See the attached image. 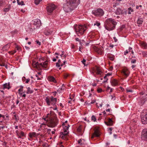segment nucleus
Segmentation results:
<instances>
[{
  "label": "nucleus",
  "instance_id": "f257e3e1",
  "mask_svg": "<svg viewBox=\"0 0 147 147\" xmlns=\"http://www.w3.org/2000/svg\"><path fill=\"white\" fill-rule=\"evenodd\" d=\"M80 0H68L63 5V9L66 12L71 11L77 6Z\"/></svg>",
  "mask_w": 147,
  "mask_h": 147
},
{
  "label": "nucleus",
  "instance_id": "f03ea898",
  "mask_svg": "<svg viewBox=\"0 0 147 147\" xmlns=\"http://www.w3.org/2000/svg\"><path fill=\"white\" fill-rule=\"evenodd\" d=\"M117 24L115 20L111 18L107 19L105 21V27L106 30L108 31L113 30Z\"/></svg>",
  "mask_w": 147,
  "mask_h": 147
},
{
  "label": "nucleus",
  "instance_id": "7ed1b4c3",
  "mask_svg": "<svg viewBox=\"0 0 147 147\" xmlns=\"http://www.w3.org/2000/svg\"><path fill=\"white\" fill-rule=\"evenodd\" d=\"M74 28L77 34L79 35V34H82L87 29L88 27L85 25H75Z\"/></svg>",
  "mask_w": 147,
  "mask_h": 147
},
{
  "label": "nucleus",
  "instance_id": "20e7f679",
  "mask_svg": "<svg viewBox=\"0 0 147 147\" xmlns=\"http://www.w3.org/2000/svg\"><path fill=\"white\" fill-rule=\"evenodd\" d=\"M45 100L48 106L51 105L54 106L55 105L57 101V99L53 96H51L49 97H46Z\"/></svg>",
  "mask_w": 147,
  "mask_h": 147
},
{
  "label": "nucleus",
  "instance_id": "39448f33",
  "mask_svg": "<svg viewBox=\"0 0 147 147\" xmlns=\"http://www.w3.org/2000/svg\"><path fill=\"white\" fill-rule=\"evenodd\" d=\"M140 94H141L140 96V100L138 102L139 105L142 106L144 103L145 101L147 100V94H144L143 92L140 93Z\"/></svg>",
  "mask_w": 147,
  "mask_h": 147
},
{
  "label": "nucleus",
  "instance_id": "423d86ee",
  "mask_svg": "<svg viewBox=\"0 0 147 147\" xmlns=\"http://www.w3.org/2000/svg\"><path fill=\"white\" fill-rule=\"evenodd\" d=\"M58 123V120L56 118H52L50 119L48 122L47 125L49 127H54L57 126Z\"/></svg>",
  "mask_w": 147,
  "mask_h": 147
},
{
  "label": "nucleus",
  "instance_id": "0eeeda50",
  "mask_svg": "<svg viewBox=\"0 0 147 147\" xmlns=\"http://www.w3.org/2000/svg\"><path fill=\"white\" fill-rule=\"evenodd\" d=\"M92 14L96 16H102L104 14L103 10L101 9H98L96 10H93L92 12Z\"/></svg>",
  "mask_w": 147,
  "mask_h": 147
},
{
  "label": "nucleus",
  "instance_id": "6e6552de",
  "mask_svg": "<svg viewBox=\"0 0 147 147\" xmlns=\"http://www.w3.org/2000/svg\"><path fill=\"white\" fill-rule=\"evenodd\" d=\"M69 126V125H67V126H65V130L63 132H62L61 133L60 137L62 139H66V136L68 134V132L67 130H68Z\"/></svg>",
  "mask_w": 147,
  "mask_h": 147
},
{
  "label": "nucleus",
  "instance_id": "1a4fd4ad",
  "mask_svg": "<svg viewBox=\"0 0 147 147\" xmlns=\"http://www.w3.org/2000/svg\"><path fill=\"white\" fill-rule=\"evenodd\" d=\"M115 13L117 15H126L127 13V11L125 9H122L120 8H118L115 11Z\"/></svg>",
  "mask_w": 147,
  "mask_h": 147
},
{
  "label": "nucleus",
  "instance_id": "9d476101",
  "mask_svg": "<svg viewBox=\"0 0 147 147\" xmlns=\"http://www.w3.org/2000/svg\"><path fill=\"white\" fill-rule=\"evenodd\" d=\"M141 138L142 140L147 141V128L144 129L142 131Z\"/></svg>",
  "mask_w": 147,
  "mask_h": 147
},
{
  "label": "nucleus",
  "instance_id": "9b49d317",
  "mask_svg": "<svg viewBox=\"0 0 147 147\" xmlns=\"http://www.w3.org/2000/svg\"><path fill=\"white\" fill-rule=\"evenodd\" d=\"M56 8L55 5L53 4H50L47 7V11L50 13H52Z\"/></svg>",
  "mask_w": 147,
  "mask_h": 147
},
{
  "label": "nucleus",
  "instance_id": "f8f14e48",
  "mask_svg": "<svg viewBox=\"0 0 147 147\" xmlns=\"http://www.w3.org/2000/svg\"><path fill=\"white\" fill-rule=\"evenodd\" d=\"M121 73L125 78H126L129 75L130 72L127 69L124 68L122 69Z\"/></svg>",
  "mask_w": 147,
  "mask_h": 147
},
{
  "label": "nucleus",
  "instance_id": "ddd939ff",
  "mask_svg": "<svg viewBox=\"0 0 147 147\" xmlns=\"http://www.w3.org/2000/svg\"><path fill=\"white\" fill-rule=\"evenodd\" d=\"M48 62V61H46L40 63H39L38 62H37L35 64V67H37L38 66L40 65L43 68H46L47 66Z\"/></svg>",
  "mask_w": 147,
  "mask_h": 147
},
{
  "label": "nucleus",
  "instance_id": "4468645a",
  "mask_svg": "<svg viewBox=\"0 0 147 147\" xmlns=\"http://www.w3.org/2000/svg\"><path fill=\"white\" fill-rule=\"evenodd\" d=\"M141 121L143 124H147V113L144 115H141Z\"/></svg>",
  "mask_w": 147,
  "mask_h": 147
},
{
  "label": "nucleus",
  "instance_id": "2eb2a0df",
  "mask_svg": "<svg viewBox=\"0 0 147 147\" xmlns=\"http://www.w3.org/2000/svg\"><path fill=\"white\" fill-rule=\"evenodd\" d=\"M33 24L34 25L36 26V27H39L41 25L40 20L39 19H35L33 21Z\"/></svg>",
  "mask_w": 147,
  "mask_h": 147
},
{
  "label": "nucleus",
  "instance_id": "dca6fc26",
  "mask_svg": "<svg viewBox=\"0 0 147 147\" xmlns=\"http://www.w3.org/2000/svg\"><path fill=\"white\" fill-rule=\"evenodd\" d=\"M93 71H94L93 73L95 72L96 74L100 75H101L102 73L99 67H96V68L93 70Z\"/></svg>",
  "mask_w": 147,
  "mask_h": 147
},
{
  "label": "nucleus",
  "instance_id": "f3484780",
  "mask_svg": "<svg viewBox=\"0 0 147 147\" xmlns=\"http://www.w3.org/2000/svg\"><path fill=\"white\" fill-rule=\"evenodd\" d=\"M100 134L99 131L98 130H96L94 131L93 135L92 136V138H93L94 137H98L100 136Z\"/></svg>",
  "mask_w": 147,
  "mask_h": 147
},
{
  "label": "nucleus",
  "instance_id": "a211bd4d",
  "mask_svg": "<svg viewBox=\"0 0 147 147\" xmlns=\"http://www.w3.org/2000/svg\"><path fill=\"white\" fill-rule=\"evenodd\" d=\"M105 124L107 125L111 126L113 125V121L112 119L109 118L108 121H105Z\"/></svg>",
  "mask_w": 147,
  "mask_h": 147
},
{
  "label": "nucleus",
  "instance_id": "6ab92c4d",
  "mask_svg": "<svg viewBox=\"0 0 147 147\" xmlns=\"http://www.w3.org/2000/svg\"><path fill=\"white\" fill-rule=\"evenodd\" d=\"M2 88L3 89H9L10 88V83H9L8 84H5L3 85Z\"/></svg>",
  "mask_w": 147,
  "mask_h": 147
},
{
  "label": "nucleus",
  "instance_id": "aec40b11",
  "mask_svg": "<svg viewBox=\"0 0 147 147\" xmlns=\"http://www.w3.org/2000/svg\"><path fill=\"white\" fill-rule=\"evenodd\" d=\"M140 45L144 49H147V43L144 42H141L140 43Z\"/></svg>",
  "mask_w": 147,
  "mask_h": 147
},
{
  "label": "nucleus",
  "instance_id": "412c9836",
  "mask_svg": "<svg viewBox=\"0 0 147 147\" xmlns=\"http://www.w3.org/2000/svg\"><path fill=\"white\" fill-rule=\"evenodd\" d=\"M111 82L112 85L113 86H116L118 84L117 80L114 79L112 80Z\"/></svg>",
  "mask_w": 147,
  "mask_h": 147
},
{
  "label": "nucleus",
  "instance_id": "4be33fe9",
  "mask_svg": "<svg viewBox=\"0 0 147 147\" xmlns=\"http://www.w3.org/2000/svg\"><path fill=\"white\" fill-rule=\"evenodd\" d=\"M143 22V19L142 18H138L137 21V23L138 24V26H140L142 24Z\"/></svg>",
  "mask_w": 147,
  "mask_h": 147
},
{
  "label": "nucleus",
  "instance_id": "5701e85b",
  "mask_svg": "<svg viewBox=\"0 0 147 147\" xmlns=\"http://www.w3.org/2000/svg\"><path fill=\"white\" fill-rule=\"evenodd\" d=\"M48 80L50 82H53L54 83H56V81L55 78L53 76H49L48 78Z\"/></svg>",
  "mask_w": 147,
  "mask_h": 147
},
{
  "label": "nucleus",
  "instance_id": "b1692460",
  "mask_svg": "<svg viewBox=\"0 0 147 147\" xmlns=\"http://www.w3.org/2000/svg\"><path fill=\"white\" fill-rule=\"evenodd\" d=\"M10 46V45L9 44H7L2 48V49L3 50V51H6L9 48Z\"/></svg>",
  "mask_w": 147,
  "mask_h": 147
},
{
  "label": "nucleus",
  "instance_id": "393cba45",
  "mask_svg": "<svg viewBox=\"0 0 147 147\" xmlns=\"http://www.w3.org/2000/svg\"><path fill=\"white\" fill-rule=\"evenodd\" d=\"M36 136V133L35 132H30L29 133V136L30 138L35 137Z\"/></svg>",
  "mask_w": 147,
  "mask_h": 147
},
{
  "label": "nucleus",
  "instance_id": "a878e982",
  "mask_svg": "<svg viewBox=\"0 0 147 147\" xmlns=\"http://www.w3.org/2000/svg\"><path fill=\"white\" fill-rule=\"evenodd\" d=\"M27 91L26 93L27 94H32L33 93V91L32 90H31L30 87H28L27 88Z\"/></svg>",
  "mask_w": 147,
  "mask_h": 147
},
{
  "label": "nucleus",
  "instance_id": "bb28decb",
  "mask_svg": "<svg viewBox=\"0 0 147 147\" xmlns=\"http://www.w3.org/2000/svg\"><path fill=\"white\" fill-rule=\"evenodd\" d=\"M108 57L110 60L113 61L114 59L115 56L114 55L110 54L108 55Z\"/></svg>",
  "mask_w": 147,
  "mask_h": 147
},
{
  "label": "nucleus",
  "instance_id": "cd10ccee",
  "mask_svg": "<svg viewBox=\"0 0 147 147\" xmlns=\"http://www.w3.org/2000/svg\"><path fill=\"white\" fill-rule=\"evenodd\" d=\"M20 0H17V3L19 5H24L25 4L24 3L23 1H20Z\"/></svg>",
  "mask_w": 147,
  "mask_h": 147
},
{
  "label": "nucleus",
  "instance_id": "c85d7f7f",
  "mask_svg": "<svg viewBox=\"0 0 147 147\" xmlns=\"http://www.w3.org/2000/svg\"><path fill=\"white\" fill-rule=\"evenodd\" d=\"M46 117L49 120H50V119L53 118L52 117L51 113L48 114Z\"/></svg>",
  "mask_w": 147,
  "mask_h": 147
},
{
  "label": "nucleus",
  "instance_id": "c756f323",
  "mask_svg": "<svg viewBox=\"0 0 147 147\" xmlns=\"http://www.w3.org/2000/svg\"><path fill=\"white\" fill-rule=\"evenodd\" d=\"M128 9V13L129 14H131V12H132L134 11L133 9L131 7H129Z\"/></svg>",
  "mask_w": 147,
  "mask_h": 147
},
{
  "label": "nucleus",
  "instance_id": "7c9ffc66",
  "mask_svg": "<svg viewBox=\"0 0 147 147\" xmlns=\"http://www.w3.org/2000/svg\"><path fill=\"white\" fill-rule=\"evenodd\" d=\"M142 55L144 57H147V51H144L142 52Z\"/></svg>",
  "mask_w": 147,
  "mask_h": 147
},
{
  "label": "nucleus",
  "instance_id": "2f4dec72",
  "mask_svg": "<svg viewBox=\"0 0 147 147\" xmlns=\"http://www.w3.org/2000/svg\"><path fill=\"white\" fill-rule=\"evenodd\" d=\"M42 0H35V3L36 5H38Z\"/></svg>",
  "mask_w": 147,
  "mask_h": 147
},
{
  "label": "nucleus",
  "instance_id": "473e14b6",
  "mask_svg": "<svg viewBox=\"0 0 147 147\" xmlns=\"http://www.w3.org/2000/svg\"><path fill=\"white\" fill-rule=\"evenodd\" d=\"M88 104L89 105H90L91 104H93V103H94V102H96V100H92L90 102V101H88Z\"/></svg>",
  "mask_w": 147,
  "mask_h": 147
},
{
  "label": "nucleus",
  "instance_id": "72a5a7b5",
  "mask_svg": "<svg viewBox=\"0 0 147 147\" xmlns=\"http://www.w3.org/2000/svg\"><path fill=\"white\" fill-rule=\"evenodd\" d=\"M91 119L94 121H95L96 119L95 117L94 116L92 115L91 117Z\"/></svg>",
  "mask_w": 147,
  "mask_h": 147
},
{
  "label": "nucleus",
  "instance_id": "f704fd0d",
  "mask_svg": "<svg viewBox=\"0 0 147 147\" xmlns=\"http://www.w3.org/2000/svg\"><path fill=\"white\" fill-rule=\"evenodd\" d=\"M23 86H21L20 88L18 90V92L19 93L20 92H21L22 91L23 89Z\"/></svg>",
  "mask_w": 147,
  "mask_h": 147
},
{
  "label": "nucleus",
  "instance_id": "c9c22d12",
  "mask_svg": "<svg viewBox=\"0 0 147 147\" xmlns=\"http://www.w3.org/2000/svg\"><path fill=\"white\" fill-rule=\"evenodd\" d=\"M82 142V139H80V140H78V144L82 145L84 144Z\"/></svg>",
  "mask_w": 147,
  "mask_h": 147
},
{
  "label": "nucleus",
  "instance_id": "e433bc0d",
  "mask_svg": "<svg viewBox=\"0 0 147 147\" xmlns=\"http://www.w3.org/2000/svg\"><path fill=\"white\" fill-rule=\"evenodd\" d=\"M10 10L8 8H5L3 9V11L5 12H7L9 11Z\"/></svg>",
  "mask_w": 147,
  "mask_h": 147
},
{
  "label": "nucleus",
  "instance_id": "4c0bfd02",
  "mask_svg": "<svg viewBox=\"0 0 147 147\" xmlns=\"http://www.w3.org/2000/svg\"><path fill=\"white\" fill-rule=\"evenodd\" d=\"M81 130H82L81 126H80L77 128V131H78L80 132L81 131Z\"/></svg>",
  "mask_w": 147,
  "mask_h": 147
},
{
  "label": "nucleus",
  "instance_id": "58836bf2",
  "mask_svg": "<svg viewBox=\"0 0 147 147\" xmlns=\"http://www.w3.org/2000/svg\"><path fill=\"white\" fill-rule=\"evenodd\" d=\"M126 91L127 92H131L133 91L132 90H131L130 89H129L128 88H127L126 89Z\"/></svg>",
  "mask_w": 147,
  "mask_h": 147
},
{
  "label": "nucleus",
  "instance_id": "ea45409f",
  "mask_svg": "<svg viewBox=\"0 0 147 147\" xmlns=\"http://www.w3.org/2000/svg\"><path fill=\"white\" fill-rule=\"evenodd\" d=\"M97 90L98 93H100L102 91V89L100 88H98Z\"/></svg>",
  "mask_w": 147,
  "mask_h": 147
},
{
  "label": "nucleus",
  "instance_id": "a19ab883",
  "mask_svg": "<svg viewBox=\"0 0 147 147\" xmlns=\"http://www.w3.org/2000/svg\"><path fill=\"white\" fill-rule=\"evenodd\" d=\"M136 61L135 59H133L131 60V63H134L136 62Z\"/></svg>",
  "mask_w": 147,
  "mask_h": 147
},
{
  "label": "nucleus",
  "instance_id": "79ce46f5",
  "mask_svg": "<svg viewBox=\"0 0 147 147\" xmlns=\"http://www.w3.org/2000/svg\"><path fill=\"white\" fill-rule=\"evenodd\" d=\"M20 135L21 136H25V134L23 131H21L20 132Z\"/></svg>",
  "mask_w": 147,
  "mask_h": 147
},
{
  "label": "nucleus",
  "instance_id": "37998d69",
  "mask_svg": "<svg viewBox=\"0 0 147 147\" xmlns=\"http://www.w3.org/2000/svg\"><path fill=\"white\" fill-rule=\"evenodd\" d=\"M107 76L106 75L104 77V78L105 79H106V80H105V81L104 80V81H103L104 82H107V80H108V79L107 78Z\"/></svg>",
  "mask_w": 147,
  "mask_h": 147
},
{
  "label": "nucleus",
  "instance_id": "c03bdc74",
  "mask_svg": "<svg viewBox=\"0 0 147 147\" xmlns=\"http://www.w3.org/2000/svg\"><path fill=\"white\" fill-rule=\"evenodd\" d=\"M129 51L127 50H126L124 52V54L125 55H126L128 53Z\"/></svg>",
  "mask_w": 147,
  "mask_h": 147
},
{
  "label": "nucleus",
  "instance_id": "a18cd8bd",
  "mask_svg": "<svg viewBox=\"0 0 147 147\" xmlns=\"http://www.w3.org/2000/svg\"><path fill=\"white\" fill-rule=\"evenodd\" d=\"M82 61V63L84 65H85V62L86 61V60H85V59H84L83 60V61Z\"/></svg>",
  "mask_w": 147,
  "mask_h": 147
},
{
  "label": "nucleus",
  "instance_id": "49530a36",
  "mask_svg": "<svg viewBox=\"0 0 147 147\" xmlns=\"http://www.w3.org/2000/svg\"><path fill=\"white\" fill-rule=\"evenodd\" d=\"M69 75L68 74H65L64 75V77L65 78H66Z\"/></svg>",
  "mask_w": 147,
  "mask_h": 147
},
{
  "label": "nucleus",
  "instance_id": "de8ad7c7",
  "mask_svg": "<svg viewBox=\"0 0 147 147\" xmlns=\"http://www.w3.org/2000/svg\"><path fill=\"white\" fill-rule=\"evenodd\" d=\"M100 25V23H97L96 24H94V25H97L98 26H99Z\"/></svg>",
  "mask_w": 147,
  "mask_h": 147
},
{
  "label": "nucleus",
  "instance_id": "09e8293b",
  "mask_svg": "<svg viewBox=\"0 0 147 147\" xmlns=\"http://www.w3.org/2000/svg\"><path fill=\"white\" fill-rule=\"evenodd\" d=\"M113 38L115 42H116L117 41V39L115 37H114Z\"/></svg>",
  "mask_w": 147,
  "mask_h": 147
},
{
  "label": "nucleus",
  "instance_id": "8fccbe9b",
  "mask_svg": "<svg viewBox=\"0 0 147 147\" xmlns=\"http://www.w3.org/2000/svg\"><path fill=\"white\" fill-rule=\"evenodd\" d=\"M53 95L54 96H55L57 94V92H56V91H55L54 92H53Z\"/></svg>",
  "mask_w": 147,
  "mask_h": 147
},
{
  "label": "nucleus",
  "instance_id": "3c124183",
  "mask_svg": "<svg viewBox=\"0 0 147 147\" xmlns=\"http://www.w3.org/2000/svg\"><path fill=\"white\" fill-rule=\"evenodd\" d=\"M80 42V44L81 45L80 46L82 47V44H83V43L82 42L81 40L79 42Z\"/></svg>",
  "mask_w": 147,
  "mask_h": 147
},
{
  "label": "nucleus",
  "instance_id": "603ef678",
  "mask_svg": "<svg viewBox=\"0 0 147 147\" xmlns=\"http://www.w3.org/2000/svg\"><path fill=\"white\" fill-rule=\"evenodd\" d=\"M30 80V79H26V83H28Z\"/></svg>",
  "mask_w": 147,
  "mask_h": 147
},
{
  "label": "nucleus",
  "instance_id": "864d4df0",
  "mask_svg": "<svg viewBox=\"0 0 147 147\" xmlns=\"http://www.w3.org/2000/svg\"><path fill=\"white\" fill-rule=\"evenodd\" d=\"M36 42L37 43V44L39 45H40V42L39 41H36Z\"/></svg>",
  "mask_w": 147,
  "mask_h": 147
},
{
  "label": "nucleus",
  "instance_id": "5fc2aeb1",
  "mask_svg": "<svg viewBox=\"0 0 147 147\" xmlns=\"http://www.w3.org/2000/svg\"><path fill=\"white\" fill-rule=\"evenodd\" d=\"M76 41H78L79 42L80 41V40L78 38H76Z\"/></svg>",
  "mask_w": 147,
  "mask_h": 147
},
{
  "label": "nucleus",
  "instance_id": "6e6d98bb",
  "mask_svg": "<svg viewBox=\"0 0 147 147\" xmlns=\"http://www.w3.org/2000/svg\"><path fill=\"white\" fill-rule=\"evenodd\" d=\"M56 66L58 67H59L60 66V65L58 63H56Z\"/></svg>",
  "mask_w": 147,
  "mask_h": 147
},
{
  "label": "nucleus",
  "instance_id": "4d7b16f0",
  "mask_svg": "<svg viewBox=\"0 0 147 147\" xmlns=\"http://www.w3.org/2000/svg\"><path fill=\"white\" fill-rule=\"evenodd\" d=\"M3 2V0H0V6L1 5Z\"/></svg>",
  "mask_w": 147,
  "mask_h": 147
},
{
  "label": "nucleus",
  "instance_id": "13d9d810",
  "mask_svg": "<svg viewBox=\"0 0 147 147\" xmlns=\"http://www.w3.org/2000/svg\"><path fill=\"white\" fill-rule=\"evenodd\" d=\"M43 119L46 121H48L49 120H49L46 117L43 118Z\"/></svg>",
  "mask_w": 147,
  "mask_h": 147
},
{
  "label": "nucleus",
  "instance_id": "bf43d9fd",
  "mask_svg": "<svg viewBox=\"0 0 147 147\" xmlns=\"http://www.w3.org/2000/svg\"><path fill=\"white\" fill-rule=\"evenodd\" d=\"M16 135L17 136H18V130H17L16 131Z\"/></svg>",
  "mask_w": 147,
  "mask_h": 147
},
{
  "label": "nucleus",
  "instance_id": "052dcab7",
  "mask_svg": "<svg viewBox=\"0 0 147 147\" xmlns=\"http://www.w3.org/2000/svg\"><path fill=\"white\" fill-rule=\"evenodd\" d=\"M11 5L10 4H9L8 5V7L7 8H8V9H9L10 10L11 8Z\"/></svg>",
  "mask_w": 147,
  "mask_h": 147
},
{
  "label": "nucleus",
  "instance_id": "680f3d73",
  "mask_svg": "<svg viewBox=\"0 0 147 147\" xmlns=\"http://www.w3.org/2000/svg\"><path fill=\"white\" fill-rule=\"evenodd\" d=\"M36 76L37 78V80H40V79L38 77V76L36 74Z\"/></svg>",
  "mask_w": 147,
  "mask_h": 147
},
{
  "label": "nucleus",
  "instance_id": "e2e57ef3",
  "mask_svg": "<svg viewBox=\"0 0 147 147\" xmlns=\"http://www.w3.org/2000/svg\"><path fill=\"white\" fill-rule=\"evenodd\" d=\"M106 75L107 76H111V73H108L107 74H106Z\"/></svg>",
  "mask_w": 147,
  "mask_h": 147
},
{
  "label": "nucleus",
  "instance_id": "0e129e2a",
  "mask_svg": "<svg viewBox=\"0 0 147 147\" xmlns=\"http://www.w3.org/2000/svg\"><path fill=\"white\" fill-rule=\"evenodd\" d=\"M136 65H133L132 66H131V68H132V69H133L135 67H136Z\"/></svg>",
  "mask_w": 147,
  "mask_h": 147
},
{
  "label": "nucleus",
  "instance_id": "69168bd1",
  "mask_svg": "<svg viewBox=\"0 0 147 147\" xmlns=\"http://www.w3.org/2000/svg\"><path fill=\"white\" fill-rule=\"evenodd\" d=\"M92 85L93 86H96V84L95 83H94L92 84Z\"/></svg>",
  "mask_w": 147,
  "mask_h": 147
},
{
  "label": "nucleus",
  "instance_id": "338daca9",
  "mask_svg": "<svg viewBox=\"0 0 147 147\" xmlns=\"http://www.w3.org/2000/svg\"><path fill=\"white\" fill-rule=\"evenodd\" d=\"M114 137L115 138H117V135L116 134H114L113 135Z\"/></svg>",
  "mask_w": 147,
  "mask_h": 147
},
{
  "label": "nucleus",
  "instance_id": "774afa93",
  "mask_svg": "<svg viewBox=\"0 0 147 147\" xmlns=\"http://www.w3.org/2000/svg\"><path fill=\"white\" fill-rule=\"evenodd\" d=\"M114 47V45H110V47H111V48H113Z\"/></svg>",
  "mask_w": 147,
  "mask_h": 147
}]
</instances>
